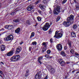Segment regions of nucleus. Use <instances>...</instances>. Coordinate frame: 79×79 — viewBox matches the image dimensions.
<instances>
[{"mask_svg": "<svg viewBox=\"0 0 79 79\" xmlns=\"http://www.w3.org/2000/svg\"><path fill=\"white\" fill-rule=\"evenodd\" d=\"M61 32H60V31H57L55 32V35L54 36V37L56 38L57 39H60L63 36V31H62V29H60Z\"/></svg>", "mask_w": 79, "mask_h": 79, "instance_id": "nucleus-1", "label": "nucleus"}, {"mask_svg": "<svg viewBox=\"0 0 79 79\" xmlns=\"http://www.w3.org/2000/svg\"><path fill=\"white\" fill-rule=\"evenodd\" d=\"M73 23H74V21L73 20H68L67 22L64 21L63 22V24L65 27H69Z\"/></svg>", "mask_w": 79, "mask_h": 79, "instance_id": "nucleus-2", "label": "nucleus"}, {"mask_svg": "<svg viewBox=\"0 0 79 79\" xmlns=\"http://www.w3.org/2000/svg\"><path fill=\"white\" fill-rule=\"evenodd\" d=\"M50 25H49V23H46L45 25H44L43 27L42 28V29L44 31H47L48 29V28L50 27L51 25L52 24V22H50Z\"/></svg>", "mask_w": 79, "mask_h": 79, "instance_id": "nucleus-3", "label": "nucleus"}, {"mask_svg": "<svg viewBox=\"0 0 79 79\" xmlns=\"http://www.w3.org/2000/svg\"><path fill=\"white\" fill-rule=\"evenodd\" d=\"M20 56L19 55H16L13 56L10 58V60L12 61H17L20 59Z\"/></svg>", "mask_w": 79, "mask_h": 79, "instance_id": "nucleus-4", "label": "nucleus"}, {"mask_svg": "<svg viewBox=\"0 0 79 79\" xmlns=\"http://www.w3.org/2000/svg\"><path fill=\"white\" fill-rule=\"evenodd\" d=\"M60 6H57L55 10H54L53 11L54 14L58 15L60 13Z\"/></svg>", "mask_w": 79, "mask_h": 79, "instance_id": "nucleus-5", "label": "nucleus"}, {"mask_svg": "<svg viewBox=\"0 0 79 79\" xmlns=\"http://www.w3.org/2000/svg\"><path fill=\"white\" fill-rule=\"evenodd\" d=\"M13 36L12 35H10L6 38H4L5 41H9V40H12L13 39Z\"/></svg>", "mask_w": 79, "mask_h": 79, "instance_id": "nucleus-6", "label": "nucleus"}, {"mask_svg": "<svg viewBox=\"0 0 79 79\" xmlns=\"http://www.w3.org/2000/svg\"><path fill=\"white\" fill-rule=\"evenodd\" d=\"M56 48L57 49L58 51H61V50H62L63 47H62L61 44H59L56 45Z\"/></svg>", "mask_w": 79, "mask_h": 79, "instance_id": "nucleus-7", "label": "nucleus"}, {"mask_svg": "<svg viewBox=\"0 0 79 79\" xmlns=\"http://www.w3.org/2000/svg\"><path fill=\"white\" fill-rule=\"evenodd\" d=\"M40 72H39L38 73L35 75V78L34 79H40L41 78L42 76L40 75Z\"/></svg>", "mask_w": 79, "mask_h": 79, "instance_id": "nucleus-8", "label": "nucleus"}, {"mask_svg": "<svg viewBox=\"0 0 79 79\" xmlns=\"http://www.w3.org/2000/svg\"><path fill=\"white\" fill-rule=\"evenodd\" d=\"M21 47H18L16 49V52H15V54H18L21 51Z\"/></svg>", "mask_w": 79, "mask_h": 79, "instance_id": "nucleus-9", "label": "nucleus"}, {"mask_svg": "<svg viewBox=\"0 0 79 79\" xmlns=\"http://www.w3.org/2000/svg\"><path fill=\"white\" fill-rule=\"evenodd\" d=\"M74 16L71 15L69 17H68L67 19V20H74Z\"/></svg>", "mask_w": 79, "mask_h": 79, "instance_id": "nucleus-10", "label": "nucleus"}, {"mask_svg": "<svg viewBox=\"0 0 79 79\" xmlns=\"http://www.w3.org/2000/svg\"><path fill=\"white\" fill-rule=\"evenodd\" d=\"M1 47V50L2 52L4 51L5 50V46L3 44H2L0 46Z\"/></svg>", "mask_w": 79, "mask_h": 79, "instance_id": "nucleus-11", "label": "nucleus"}, {"mask_svg": "<svg viewBox=\"0 0 79 79\" xmlns=\"http://www.w3.org/2000/svg\"><path fill=\"white\" fill-rule=\"evenodd\" d=\"M39 7L41 9V10H42L43 11H45V9L44 8V6L42 5H41L39 6Z\"/></svg>", "mask_w": 79, "mask_h": 79, "instance_id": "nucleus-12", "label": "nucleus"}, {"mask_svg": "<svg viewBox=\"0 0 79 79\" xmlns=\"http://www.w3.org/2000/svg\"><path fill=\"white\" fill-rule=\"evenodd\" d=\"M60 64L61 66H64V65L66 64V63H65V62H64V61L62 60V61H61L60 63Z\"/></svg>", "mask_w": 79, "mask_h": 79, "instance_id": "nucleus-13", "label": "nucleus"}, {"mask_svg": "<svg viewBox=\"0 0 79 79\" xmlns=\"http://www.w3.org/2000/svg\"><path fill=\"white\" fill-rule=\"evenodd\" d=\"M27 9L28 11H30L33 9V8L31 6H29L27 8Z\"/></svg>", "mask_w": 79, "mask_h": 79, "instance_id": "nucleus-14", "label": "nucleus"}, {"mask_svg": "<svg viewBox=\"0 0 79 79\" xmlns=\"http://www.w3.org/2000/svg\"><path fill=\"white\" fill-rule=\"evenodd\" d=\"M13 55V52H11L10 51L6 54V55L7 56H12Z\"/></svg>", "mask_w": 79, "mask_h": 79, "instance_id": "nucleus-15", "label": "nucleus"}, {"mask_svg": "<svg viewBox=\"0 0 79 79\" xmlns=\"http://www.w3.org/2000/svg\"><path fill=\"white\" fill-rule=\"evenodd\" d=\"M14 20H22V18H21L19 17H17L16 16H15L14 18Z\"/></svg>", "mask_w": 79, "mask_h": 79, "instance_id": "nucleus-16", "label": "nucleus"}, {"mask_svg": "<svg viewBox=\"0 0 79 79\" xmlns=\"http://www.w3.org/2000/svg\"><path fill=\"white\" fill-rule=\"evenodd\" d=\"M13 27V25H9L7 26V29L10 31V30L12 29Z\"/></svg>", "mask_w": 79, "mask_h": 79, "instance_id": "nucleus-17", "label": "nucleus"}, {"mask_svg": "<svg viewBox=\"0 0 79 79\" xmlns=\"http://www.w3.org/2000/svg\"><path fill=\"white\" fill-rule=\"evenodd\" d=\"M71 35L72 37H76V33L74 32H72L71 33Z\"/></svg>", "mask_w": 79, "mask_h": 79, "instance_id": "nucleus-18", "label": "nucleus"}, {"mask_svg": "<svg viewBox=\"0 0 79 79\" xmlns=\"http://www.w3.org/2000/svg\"><path fill=\"white\" fill-rule=\"evenodd\" d=\"M19 11V10H16L15 11H14L13 12H11L10 13V15L13 16L14 15H15V13L16 14V12L17 11Z\"/></svg>", "mask_w": 79, "mask_h": 79, "instance_id": "nucleus-19", "label": "nucleus"}, {"mask_svg": "<svg viewBox=\"0 0 79 79\" xmlns=\"http://www.w3.org/2000/svg\"><path fill=\"white\" fill-rule=\"evenodd\" d=\"M20 30H21L20 28H18L15 30V33H17L18 34L19 33V32H20Z\"/></svg>", "mask_w": 79, "mask_h": 79, "instance_id": "nucleus-20", "label": "nucleus"}, {"mask_svg": "<svg viewBox=\"0 0 79 79\" xmlns=\"http://www.w3.org/2000/svg\"><path fill=\"white\" fill-rule=\"evenodd\" d=\"M42 45L45 48H47V44L46 42H43Z\"/></svg>", "mask_w": 79, "mask_h": 79, "instance_id": "nucleus-21", "label": "nucleus"}, {"mask_svg": "<svg viewBox=\"0 0 79 79\" xmlns=\"http://www.w3.org/2000/svg\"><path fill=\"white\" fill-rule=\"evenodd\" d=\"M34 35H35V33H34V32H32L30 37V39H32V37H34Z\"/></svg>", "mask_w": 79, "mask_h": 79, "instance_id": "nucleus-22", "label": "nucleus"}, {"mask_svg": "<svg viewBox=\"0 0 79 79\" xmlns=\"http://www.w3.org/2000/svg\"><path fill=\"white\" fill-rule=\"evenodd\" d=\"M60 55L62 56H66V54H65V52H64L63 51H62L61 52V53H60Z\"/></svg>", "mask_w": 79, "mask_h": 79, "instance_id": "nucleus-23", "label": "nucleus"}, {"mask_svg": "<svg viewBox=\"0 0 79 79\" xmlns=\"http://www.w3.org/2000/svg\"><path fill=\"white\" fill-rule=\"evenodd\" d=\"M29 75V70L27 69L26 71V73L25 74V77H27Z\"/></svg>", "mask_w": 79, "mask_h": 79, "instance_id": "nucleus-24", "label": "nucleus"}, {"mask_svg": "<svg viewBox=\"0 0 79 79\" xmlns=\"http://www.w3.org/2000/svg\"><path fill=\"white\" fill-rule=\"evenodd\" d=\"M68 44L69 48L71 47V41H68Z\"/></svg>", "mask_w": 79, "mask_h": 79, "instance_id": "nucleus-25", "label": "nucleus"}, {"mask_svg": "<svg viewBox=\"0 0 79 79\" xmlns=\"http://www.w3.org/2000/svg\"><path fill=\"white\" fill-rule=\"evenodd\" d=\"M63 61V59L60 58L58 60L57 62H58V63H59L60 64V63H61V61Z\"/></svg>", "mask_w": 79, "mask_h": 79, "instance_id": "nucleus-26", "label": "nucleus"}, {"mask_svg": "<svg viewBox=\"0 0 79 79\" xmlns=\"http://www.w3.org/2000/svg\"><path fill=\"white\" fill-rule=\"evenodd\" d=\"M75 9L76 10H79V5H75Z\"/></svg>", "mask_w": 79, "mask_h": 79, "instance_id": "nucleus-27", "label": "nucleus"}, {"mask_svg": "<svg viewBox=\"0 0 79 79\" xmlns=\"http://www.w3.org/2000/svg\"><path fill=\"white\" fill-rule=\"evenodd\" d=\"M73 28L74 29H77V24H75L73 26Z\"/></svg>", "mask_w": 79, "mask_h": 79, "instance_id": "nucleus-28", "label": "nucleus"}, {"mask_svg": "<svg viewBox=\"0 0 79 79\" xmlns=\"http://www.w3.org/2000/svg\"><path fill=\"white\" fill-rule=\"evenodd\" d=\"M70 53H71L72 55H74V51L73 49H71L70 51Z\"/></svg>", "mask_w": 79, "mask_h": 79, "instance_id": "nucleus-29", "label": "nucleus"}, {"mask_svg": "<svg viewBox=\"0 0 79 79\" xmlns=\"http://www.w3.org/2000/svg\"><path fill=\"white\" fill-rule=\"evenodd\" d=\"M50 70L51 73H54L55 71V69L54 68H52Z\"/></svg>", "mask_w": 79, "mask_h": 79, "instance_id": "nucleus-30", "label": "nucleus"}, {"mask_svg": "<svg viewBox=\"0 0 79 79\" xmlns=\"http://www.w3.org/2000/svg\"><path fill=\"white\" fill-rule=\"evenodd\" d=\"M43 59V56L39 57L38 58L37 61H40V60H42Z\"/></svg>", "mask_w": 79, "mask_h": 79, "instance_id": "nucleus-31", "label": "nucleus"}, {"mask_svg": "<svg viewBox=\"0 0 79 79\" xmlns=\"http://www.w3.org/2000/svg\"><path fill=\"white\" fill-rule=\"evenodd\" d=\"M32 45H35H35H37V42H36L35 41H34L32 43Z\"/></svg>", "mask_w": 79, "mask_h": 79, "instance_id": "nucleus-32", "label": "nucleus"}, {"mask_svg": "<svg viewBox=\"0 0 79 79\" xmlns=\"http://www.w3.org/2000/svg\"><path fill=\"white\" fill-rule=\"evenodd\" d=\"M47 54H50V53H51V51L50 50L48 49L47 51Z\"/></svg>", "mask_w": 79, "mask_h": 79, "instance_id": "nucleus-33", "label": "nucleus"}, {"mask_svg": "<svg viewBox=\"0 0 79 79\" xmlns=\"http://www.w3.org/2000/svg\"><path fill=\"white\" fill-rule=\"evenodd\" d=\"M38 12L40 14V15H42V11L40 10H38Z\"/></svg>", "mask_w": 79, "mask_h": 79, "instance_id": "nucleus-34", "label": "nucleus"}, {"mask_svg": "<svg viewBox=\"0 0 79 79\" xmlns=\"http://www.w3.org/2000/svg\"><path fill=\"white\" fill-rule=\"evenodd\" d=\"M15 48H12V50L11 51H10L11 52H13V54H14V52H15Z\"/></svg>", "mask_w": 79, "mask_h": 79, "instance_id": "nucleus-35", "label": "nucleus"}, {"mask_svg": "<svg viewBox=\"0 0 79 79\" xmlns=\"http://www.w3.org/2000/svg\"><path fill=\"white\" fill-rule=\"evenodd\" d=\"M46 50H47V48H45H45H43V50H42V53H44V52H45V51H46Z\"/></svg>", "mask_w": 79, "mask_h": 79, "instance_id": "nucleus-36", "label": "nucleus"}, {"mask_svg": "<svg viewBox=\"0 0 79 79\" xmlns=\"http://www.w3.org/2000/svg\"><path fill=\"white\" fill-rule=\"evenodd\" d=\"M48 68L49 69H50V70H51V69H52V66L49 65L48 66Z\"/></svg>", "mask_w": 79, "mask_h": 79, "instance_id": "nucleus-37", "label": "nucleus"}, {"mask_svg": "<svg viewBox=\"0 0 79 79\" xmlns=\"http://www.w3.org/2000/svg\"><path fill=\"white\" fill-rule=\"evenodd\" d=\"M50 42L51 44H52V43H53L54 42L53 41V39H52L51 38L50 39Z\"/></svg>", "mask_w": 79, "mask_h": 79, "instance_id": "nucleus-38", "label": "nucleus"}, {"mask_svg": "<svg viewBox=\"0 0 79 79\" xmlns=\"http://www.w3.org/2000/svg\"><path fill=\"white\" fill-rule=\"evenodd\" d=\"M37 19L38 20H41L42 19V18L38 16L37 17Z\"/></svg>", "mask_w": 79, "mask_h": 79, "instance_id": "nucleus-39", "label": "nucleus"}, {"mask_svg": "<svg viewBox=\"0 0 79 79\" xmlns=\"http://www.w3.org/2000/svg\"><path fill=\"white\" fill-rule=\"evenodd\" d=\"M52 30L51 29H50L49 31V34H52Z\"/></svg>", "mask_w": 79, "mask_h": 79, "instance_id": "nucleus-40", "label": "nucleus"}, {"mask_svg": "<svg viewBox=\"0 0 79 79\" xmlns=\"http://www.w3.org/2000/svg\"><path fill=\"white\" fill-rule=\"evenodd\" d=\"M67 0H64L62 1V3L63 4L65 3V2H66Z\"/></svg>", "mask_w": 79, "mask_h": 79, "instance_id": "nucleus-41", "label": "nucleus"}, {"mask_svg": "<svg viewBox=\"0 0 79 79\" xmlns=\"http://www.w3.org/2000/svg\"><path fill=\"white\" fill-rule=\"evenodd\" d=\"M60 18H61V17L59 16L57 18L56 20H60Z\"/></svg>", "mask_w": 79, "mask_h": 79, "instance_id": "nucleus-42", "label": "nucleus"}, {"mask_svg": "<svg viewBox=\"0 0 79 79\" xmlns=\"http://www.w3.org/2000/svg\"><path fill=\"white\" fill-rule=\"evenodd\" d=\"M14 22H15V23H19V20H13Z\"/></svg>", "mask_w": 79, "mask_h": 79, "instance_id": "nucleus-43", "label": "nucleus"}, {"mask_svg": "<svg viewBox=\"0 0 79 79\" xmlns=\"http://www.w3.org/2000/svg\"><path fill=\"white\" fill-rule=\"evenodd\" d=\"M75 55L76 56H79V54L76 52L75 53Z\"/></svg>", "mask_w": 79, "mask_h": 79, "instance_id": "nucleus-44", "label": "nucleus"}, {"mask_svg": "<svg viewBox=\"0 0 79 79\" xmlns=\"http://www.w3.org/2000/svg\"><path fill=\"white\" fill-rule=\"evenodd\" d=\"M26 23L28 24H30V22L29 21V20H27Z\"/></svg>", "mask_w": 79, "mask_h": 79, "instance_id": "nucleus-45", "label": "nucleus"}, {"mask_svg": "<svg viewBox=\"0 0 79 79\" xmlns=\"http://www.w3.org/2000/svg\"><path fill=\"white\" fill-rule=\"evenodd\" d=\"M45 57H46V58H48L49 56H48V55L46 54L45 55Z\"/></svg>", "mask_w": 79, "mask_h": 79, "instance_id": "nucleus-46", "label": "nucleus"}, {"mask_svg": "<svg viewBox=\"0 0 79 79\" xmlns=\"http://www.w3.org/2000/svg\"><path fill=\"white\" fill-rule=\"evenodd\" d=\"M66 49H67V46H65L64 47V50H66Z\"/></svg>", "mask_w": 79, "mask_h": 79, "instance_id": "nucleus-47", "label": "nucleus"}, {"mask_svg": "<svg viewBox=\"0 0 79 79\" xmlns=\"http://www.w3.org/2000/svg\"><path fill=\"white\" fill-rule=\"evenodd\" d=\"M38 61V63H40V64H42V62L40 60H37Z\"/></svg>", "mask_w": 79, "mask_h": 79, "instance_id": "nucleus-48", "label": "nucleus"}, {"mask_svg": "<svg viewBox=\"0 0 79 79\" xmlns=\"http://www.w3.org/2000/svg\"><path fill=\"white\" fill-rule=\"evenodd\" d=\"M31 48H32V47H29V49L30 52L31 51Z\"/></svg>", "mask_w": 79, "mask_h": 79, "instance_id": "nucleus-49", "label": "nucleus"}, {"mask_svg": "<svg viewBox=\"0 0 79 79\" xmlns=\"http://www.w3.org/2000/svg\"><path fill=\"white\" fill-rule=\"evenodd\" d=\"M8 26L6 25V26H5V29H8Z\"/></svg>", "mask_w": 79, "mask_h": 79, "instance_id": "nucleus-50", "label": "nucleus"}, {"mask_svg": "<svg viewBox=\"0 0 79 79\" xmlns=\"http://www.w3.org/2000/svg\"><path fill=\"white\" fill-rule=\"evenodd\" d=\"M39 3V1L38 0L37 1V2H36L35 3L36 4H38Z\"/></svg>", "mask_w": 79, "mask_h": 79, "instance_id": "nucleus-51", "label": "nucleus"}, {"mask_svg": "<svg viewBox=\"0 0 79 79\" xmlns=\"http://www.w3.org/2000/svg\"><path fill=\"white\" fill-rule=\"evenodd\" d=\"M18 8H19V7H18L16 8L15 10H14V11H16L17 10H18Z\"/></svg>", "mask_w": 79, "mask_h": 79, "instance_id": "nucleus-52", "label": "nucleus"}, {"mask_svg": "<svg viewBox=\"0 0 79 79\" xmlns=\"http://www.w3.org/2000/svg\"><path fill=\"white\" fill-rule=\"evenodd\" d=\"M48 79V75H47L45 77L44 79Z\"/></svg>", "mask_w": 79, "mask_h": 79, "instance_id": "nucleus-53", "label": "nucleus"}, {"mask_svg": "<svg viewBox=\"0 0 79 79\" xmlns=\"http://www.w3.org/2000/svg\"><path fill=\"white\" fill-rule=\"evenodd\" d=\"M49 13L50 14H52V10H50L49 11Z\"/></svg>", "mask_w": 79, "mask_h": 79, "instance_id": "nucleus-54", "label": "nucleus"}, {"mask_svg": "<svg viewBox=\"0 0 79 79\" xmlns=\"http://www.w3.org/2000/svg\"><path fill=\"white\" fill-rule=\"evenodd\" d=\"M0 73L1 74H3V72L0 70Z\"/></svg>", "mask_w": 79, "mask_h": 79, "instance_id": "nucleus-55", "label": "nucleus"}, {"mask_svg": "<svg viewBox=\"0 0 79 79\" xmlns=\"http://www.w3.org/2000/svg\"><path fill=\"white\" fill-rule=\"evenodd\" d=\"M23 43V42H21L19 43V44H20V45H22Z\"/></svg>", "mask_w": 79, "mask_h": 79, "instance_id": "nucleus-56", "label": "nucleus"}, {"mask_svg": "<svg viewBox=\"0 0 79 79\" xmlns=\"http://www.w3.org/2000/svg\"><path fill=\"white\" fill-rule=\"evenodd\" d=\"M73 2L75 3H77V2H76V0H73Z\"/></svg>", "mask_w": 79, "mask_h": 79, "instance_id": "nucleus-57", "label": "nucleus"}, {"mask_svg": "<svg viewBox=\"0 0 79 79\" xmlns=\"http://www.w3.org/2000/svg\"><path fill=\"white\" fill-rule=\"evenodd\" d=\"M49 59H50V58H52V56H49V57L48 58Z\"/></svg>", "mask_w": 79, "mask_h": 79, "instance_id": "nucleus-58", "label": "nucleus"}, {"mask_svg": "<svg viewBox=\"0 0 79 79\" xmlns=\"http://www.w3.org/2000/svg\"><path fill=\"white\" fill-rule=\"evenodd\" d=\"M67 78H68V76H66L65 77L64 79H67Z\"/></svg>", "mask_w": 79, "mask_h": 79, "instance_id": "nucleus-59", "label": "nucleus"}, {"mask_svg": "<svg viewBox=\"0 0 79 79\" xmlns=\"http://www.w3.org/2000/svg\"><path fill=\"white\" fill-rule=\"evenodd\" d=\"M38 24V23H36L35 25V27H36V26H37Z\"/></svg>", "mask_w": 79, "mask_h": 79, "instance_id": "nucleus-60", "label": "nucleus"}, {"mask_svg": "<svg viewBox=\"0 0 79 79\" xmlns=\"http://www.w3.org/2000/svg\"><path fill=\"white\" fill-rule=\"evenodd\" d=\"M43 3H44V4H45V3H46L45 2V1H43Z\"/></svg>", "mask_w": 79, "mask_h": 79, "instance_id": "nucleus-61", "label": "nucleus"}, {"mask_svg": "<svg viewBox=\"0 0 79 79\" xmlns=\"http://www.w3.org/2000/svg\"><path fill=\"white\" fill-rule=\"evenodd\" d=\"M64 10H62V13H64Z\"/></svg>", "mask_w": 79, "mask_h": 79, "instance_id": "nucleus-62", "label": "nucleus"}, {"mask_svg": "<svg viewBox=\"0 0 79 79\" xmlns=\"http://www.w3.org/2000/svg\"><path fill=\"white\" fill-rule=\"evenodd\" d=\"M1 63L2 64H4V63L2 62H1Z\"/></svg>", "mask_w": 79, "mask_h": 79, "instance_id": "nucleus-63", "label": "nucleus"}, {"mask_svg": "<svg viewBox=\"0 0 79 79\" xmlns=\"http://www.w3.org/2000/svg\"><path fill=\"white\" fill-rule=\"evenodd\" d=\"M76 73H77H77H79V71H78V72H76Z\"/></svg>", "mask_w": 79, "mask_h": 79, "instance_id": "nucleus-64", "label": "nucleus"}]
</instances>
